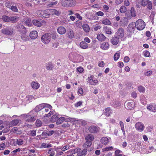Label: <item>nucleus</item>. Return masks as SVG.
I'll return each mask as SVG.
<instances>
[{"label":"nucleus","instance_id":"obj_15","mask_svg":"<svg viewBox=\"0 0 156 156\" xmlns=\"http://www.w3.org/2000/svg\"><path fill=\"white\" fill-rule=\"evenodd\" d=\"M32 88L35 90L38 89L40 86V84L37 82L35 81H33L31 84Z\"/></svg>","mask_w":156,"mask_h":156},{"label":"nucleus","instance_id":"obj_11","mask_svg":"<svg viewBox=\"0 0 156 156\" xmlns=\"http://www.w3.org/2000/svg\"><path fill=\"white\" fill-rule=\"evenodd\" d=\"M84 137L86 140L92 142L94 139V136L91 134H87Z\"/></svg>","mask_w":156,"mask_h":156},{"label":"nucleus","instance_id":"obj_21","mask_svg":"<svg viewBox=\"0 0 156 156\" xmlns=\"http://www.w3.org/2000/svg\"><path fill=\"white\" fill-rule=\"evenodd\" d=\"M100 141L104 145H107L109 142L108 139L105 137H103L100 140Z\"/></svg>","mask_w":156,"mask_h":156},{"label":"nucleus","instance_id":"obj_48","mask_svg":"<svg viewBox=\"0 0 156 156\" xmlns=\"http://www.w3.org/2000/svg\"><path fill=\"white\" fill-rule=\"evenodd\" d=\"M126 17L125 19H130L132 18V16L129 12H126L125 14Z\"/></svg>","mask_w":156,"mask_h":156},{"label":"nucleus","instance_id":"obj_25","mask_svg":"<svg viewBox=\"0 0 156 156\" xmlns=\"http://www.w3.org/2000/svg\"><path fill=\"white\" fill-rule=\"evenodd\" d=\"M80 46L81 48L86 49L88 47V45L85 41H82L80 43Z\"/></svg>","mask_w":156,"mask_h":156},{"label":"nucleus","instance_id":"obj_12","mask_svg":"<svg viewBox=\"0 0 156 156\" xmlns=\"http://www.w3.org/2000/svg\"><path fill=\"white\" fill-rule=\"evenodd\" d=\"M38 36V33L37 31H32L30 33V36L32 39H35L37 38Z\"/></svg>","mask_w":156,"mask_h":156},{"label":"nucleus","instance_id":"obj_29","mask_svg":"<svg viewBox=\"0 0 156 156\" xmlns=\"http://www.w3.org/2000/svg\"><path fill=\"white\" fill-rule=\"evenodd\" d=\"M66 119L65 117H60L57 119L56 122L57 125L61 124L62 123L63 121H65Z\"/></svg>","mask_w":156,"mask_h":156},{"label":"nucleus","instance_id":"obj_57","mask_svg":"<svg viewBox=\"0 0 156 156\" xmlns=\"http://www.w3.org/2000/svg\"><path fill=\"white\" fill-rule=\"evenodd\" d=\"M152 73H153V72L152 71L149 70V71H148L147 72H145L144 73V75L145 76H150L152 74Z\"/></svg>","mask_w":156,"mask_h":156},{"label":"nucleus","instance_id":"obj_52","mask_svg":"<svg viewBox=\"0 0 156 156\" xmlns=\"http://www.w3.org/2000/svg\"><path fill=\"white\" fill-rule=\"evenodd\" d=\"M46 68L48 70H51L53 68V66L51 64H48L46 66Z\"/></svg>","mask_w":156,"mask_h":156},{"label":"nucleus","instance_id":"obj_41","mask_svg":"<svg viewBox=\"0 0 156 156\" xmlns=\"http://www.w3.org/2000/svg\"><path fill=\"white\" fill-rule=\"evenodd\" d=\"M104 30H105V33L108 34H110L112 33L111 31V29L108 28L107 27L104 28Z\"/></svg>","mask_w":156,"mask_h":156},{"label":"nucleus","instance_id":"obj_30","mask_svg":"<svg viewBox=\"0 0 156 156\" xmlns=\"http://www.w3.org/2000/svg\"><path fill=\"white\" fill-rule=\"evenodd\" d=\"M83 30L86 32H88L90 30L89 26L86 24H84L83 25Z\"/></svg>","mask_w":156,"mask_h":156},{"label":"nucleus","instance_id":"obj_43","mask_svg":"<svg viewBox=\"0 0 156 156\" xmlns=\"http://www.w3.org/2000/svg\"><path fill=\"white\" fill-rule=\"evenodd\" d=\"M122 151L119 150H117L115 151V156H122Z\"/></svg>","mask_w":156,"mask_h":156},{"label":"nucleus","instance_id":"obj_3","mask_svg":"<svg viewBox=\"0 0 156 156\" xmlns=\"http://www.w3.org/2000/svg\"><path fill=\"white\" fill-rule=\"evenodd\" d=\"M51 36L50 34L47 33L41 37V40L44 43L48 44L50 41Z\"/></svg>","mask_w":156,"mask_h":156},{"label":"nucleus","instance_id":"obj_2","mask_svg":"<svg viewBox=\"0 0 156 156\" xmlns=\"http://www.w3.org/2000/svg\"><path fill=\"white\" fill-rule=\"evenodd\" d=\"M76 2L74 0H67L63 2L62 5L65 7H71L75 6Z\"/></svg>","mask_w":156,"mask_h":156},{"label":"nucleus","instance_id":"obj_62","mask_svg":"<svg viewBox=\"0 0 156 156\" xmlns=\"http://www.w3.org/2000/svg\"><path fill=\"white\" fill-rule=\"evenodd\" d=\"M113 149V147H106L104 149V151H108L112 150Z\"/></svg>","mask_w":156,"mask_h":156},{"label":"nucleus","instance_id":"obj_34","mask_svg":"<svg viewBox=\"0 0 156 156\" xmlns=\"http://www.w3.org/2000/svg\"><path fill=\"white\" fill-rule=\"evenodd\" d=\"M51 144H49L46 143H43L41 144V145L40 146V148H48L51 147Z\"/></svg>","mask_w":156,"mask_h":156},{"label":"nucleus","instance_id":"obj_50","mask_svg":"<svg viewBox=\"0 0 156 156\" xmlns=\"http://www.w3.org/2000/svg\"><path fill=\"white\" fill-rule=\"evenodd\" d=\"M150 1L149 0H142V5L143 6H145L146 5H147V4H148V2H149Z\"/></svg>","mask_w":156,"mask_h":156},{"label":"nucleus","instance_id":"obj_61","mask_svg":"<svg viewBox=\"0 0 156 156\" xmlns=\"http://www.w3.org/2000/svg\"><path fill=\"white\" fill-rule=\"evenodd\" d=\"M44 108H47L51 109L52 108V107L50 105L48 104H44Z\"/></svg>","mask_w":156,"mask_h":156},{"label":"nucleus","instance_id":"obj_36","mask_svg":"<svg viewBox=\"0 0 156 156\" xmlns=\"http://www.w3.org/2000/svg\"><path fill=\"white\" fill-rule=\"evenodd\" d=\"M130 12L132 17H135L136 16V11L133 7H132L131 8Z\"/></svg>","mask_w":156,"mask_h":156},{"label":"nucleus","instance_id":"obj_4","mask_svg":"<svg viewBox=\"0 0 156 156\" xmlns=\"http://www.w3.org/2000/svg\"><path fill=\"white\" fill-rule=\"evenodd\" d=\"M21 120L20 119H14L12 121L9 123V127L7 129V130L5 131V130H3L2 132L4 133H6L10 130V127L16 126L18 124L19 122L20 123Z\"/></svg>","mask_w":156,"mask_h":156},{"label":"nucleus","instance_id":"obj_1","mask_svg":"<svg viewBox=\"0 0 156 156\" xmlns=\"http://www.w3.org/2000/svg\"><path fill=\"white\" fill-rule=\"evenodd\" d=\"M145 23L141 19L137 20L136 22V27L139 30H143L145 28Z\"/></svg>","mask_w":156,"mask_h":156},{"label":"nucleus","instance_id":"obj_18","mask_svg":"<svg viewBox=\"0 0 156 156\" xmlns=\"http://www.w3.org/2000/svg\"><path fill=\"white\" fill-rule=\"evenodd\" d=\"M19 17L16 16H14L9 17V22L13 23H16L19 20Z\"/></svg>","mask_w":156,"mask_h":156},{"label":"nucleus","instance_id":"obj_42","mask_svg":"<svg viewBox=\"0 0 156 156\" xmlns=\"http://www.w3.org/2000/svg\"><path fill=\"white\" fill-rule=\"evenodd\" d=\"M44 12L41 10H39L37 12V14L38 16L44 17Z\"/></svg>","mask_w":156,"mask_h":156},{"label":"nucleus","instance_id":"obj_54","mask_svg":"<svg viewBox=\"0 0 156 156\" xmlns=\"http://www.w3.org/2000/svg\"><path fill=\"white\" fill-rule=\"evenodd\" d=\"M138 90L140 92H143L144 91L145 89L142 86H139L138 87Z\"/></svg>","mask_w":156,"mask_h":156},{"label":"nucleus","instance_id":"obj_33","mask_svg":"<svg viewBox=\"0 0 156 156\" xmlns=\"http://www.w3.org/2000/svg\"><path fill=\"white\" fill-rule=\"evenodd\" d=\"M2 19L3 21L6 22H9V17L6 15L3 16L2 17Z\"/></svg>","mask_w":156,"mask_h":156},{"label":"nucleus","instance_id":"obj_64","mask_svg":"<svg viewBox=\"0 0 156 156\" xmlns=\"http://www.w3.org/2000/svg\"><path fill=\"white\" fill-rule=\"evenodd\" d=\"M41 135L44 137V138H46L48 136V133L45 132H43L41 134Z\"/></svg>","mask_w":156,"mask_h":156},{"label":"nucleus","instance_id":"obj_37","mask_svg":"<svg viewBox=\"0 0 156 156\" xmlns=\"http://www.w3.org/2000/svg\"><path fill=\"white\" fill-rule=\"evenodd\" d=\"M119 11L121 13H124L126 11V8L124 6H122L119 9Z\"/></svg>","mask_w":156,"mask_h":156},{"label":"nucleus","instance_id":"obj_47","mask_svg":"<svg viewBox=\"0 0 156 156\" xmlns=\"http://www.w3.org/2000/svg\"><path fill=\"white\" fill-rule=\"evenodd\" d=\"M142 5V0H137L136 1V6L137 8H140Z\"/></svg>","mask_w":156,"mask_h":156},{"label":"nucleus","instance_id":"obj_28","mask_svg":"<svg viewBox=\"0 0 156 156\" xmlns=\"http://www.w3.org/2000/svg\"><path fill=\"white\" fill-rule=\"evenodd\" d=\"M147 108L152 112H155L156 110V105L153 107L151 105H149L147 107Z\"/></svg>","mask_w":156,"mask_h":156},{"label":"nucleus","instance_id":"obj_55","mask_svg":"<svg viewBox=\"0 0 156 156\" xmlns=\"http://www.w3.org/2000/svg\"><path fill=\"white\" fill-rule=\"evenodd\" d=\"M5 5L7 7L10 9L11 6L12 5V2H8L5 3Z\"/></svg>","mask_w":156,"mask_h":156},{"label":"nucleus","instance_id":"obj_13","mask_svg":"<svg viewBox=\"0 0 156 156\" xmlns=\"http://www.w3.org/2000/svg\"><path fill=\"white\" fill-rule=\"evenodd\" d=\"M88 82L91 85H95L98 83V81L97 80H93V77L92 76H90V77H88Z\"/></svg>","mask_w":156,"mask_h":156},{"label":"nucleus","instance_id":"obj_35","mask_svg":"<svg viewBox=\"0 0 156 156\" xmlns=\"http://www.w3.org/2000/svg\"><path fill=\"white\" fill-rule=\"evenodd\" d=\"M102 22L103 24L105 25H110L111 24L110 21L107 19H106L103 20L102 21Z\"/></svg>","mask_w":156,"mask_h":156},{"label":"nucleus","instance_id":"obj_45","mask_svg":"<svg viewBox=\"0 0 156 156\" xmlns=\"http://www.w3.org/2000/svg\"><path fill=\"white\" fill-rule=\"evenodd\" d=\"M120 55V53H116L115 54L114 56V59L115 61H117L119 58Z\"/></svg>","mask_w":156,"mask_h":156},{"label":"nucleus","instance_id":"obj_31","mask_svg":"<svg viewBox=\"0 0 156 156\" xmlns=\"http://www.w3.org/2000/svg\"><path fill=\"white\" fill-rule=\"evenodd\" d=\"M23 34L21 36V38L23 41H27L29 40L28 36H27L25 33H23Z\"/></svg>","mask_w":156,"mask_h":156},{"label":"nucleus","instance_id":"obj_38","mask_svg":"<svg viewBox=\"0 0 156 156\" xmlns=\"http://www.w3.org/2000/svg\"><path fill=\"white\" fill-rule=\"evenodd\" d=\"M58 116L56 115H54L51 118V121L52 122H54L56 120L57 121L58 118Z\"/></svg>","mask_w":156,"mask_h":156},{"label":"nucleus","instance_id":"obj_58","mask_svg":"<svg viewBox=\"0 0 156 156\" xmlns=\"http://www.w3.org/2000/svg\"><path fill=\"white\" fill-rule=\"evenodd\" d=\"M26 23L27 25L28 26H30L31 25V23L30 20L29 19H27L26 21Z\"/></svg>","mask_w":156,"mask_h":156},{"label":"nucleus","instance_id":"obj_23","mask_svg":"<svg viewBox=\"0 0 156 156\" xmlns=\"http://www.w3.org/2000/svg\"><path fill=\"white\" fill-rule=\"evenodd\" d=\"M44 108V104H40L37 106L34 110L36 112H38Z\"/></svg>","mask_w":156,"mask_h":156},{"label":"nucleus","instance_id":"obj_8","mask_svg":"<svg viewBox=\"0 0 156 156\" xmlns=\"http://www.w3.org/2000/svg\"><path fill=\"white\" fill-rule=\"evenodd\" d=\"M124 34V32L123 29L120 28L118 29L116 35L120 38L123 37Z\"/></svg>","mask_w":156,"mask_h":156},{"label":"nucleus","instance_id":"obj_7","mask_svg":"<svg viewBox=\"0 0 156 156\" xmlns=\"http://www.w3.org/2000/svg\"><path fill=\"white\" fill-rule=\"evenodd\" d=\"M2 32L6 35H11L13 33V29L12 28H7L2 29Z\"/></svg>","mask_w":156,"mask_h":156},{"label":"nucleus","instance_id":"obj_24","mask_svg":"<svg viewBox=\"0 0 156 156\" xmlns=\"http://www.w3.org/2000/svg\"><path fill=\"white\" fill-rule=\"evenodd\" d=\"M97 37L98 40L101 41H104L106 38V37L102 34H98Z\"/></svg>","mask_w":156,"mask_h":156},{"label":"nucleus","instance_id":"obj_17","mask_svg":"<svg viewBox=\"0 0 156 156\" xmlns=\"http://www.w3.org/2000/svg\"><path fill=\"white\" fill-rule=\"evenodd\" d=\"M58 33L60 34H63L66 32V28L63 27L61 26L57 29Z\"/></svg>","mask_w":156,"mask_h":156},{"label":"nucleus","instance_id":"obj_39","mask_svg":"<svg viewBox=\"0 0 156 156\" xmlns=\"http://www.w3.org/2000/svg\"><path fill=\"white\" fill-rule=\"evenodd\" d=\"M80 150L81 149L80 148L78 147L73 150H72L71 151V152L73 154H74L76 153H79Z\"/></svg>","mask_w":156,"mask_h":156},{"label":"nucleus","instance_id":"obj_22","mask_svg":"<svg viewBox=\"0 0 156 156\" xmlns=\"http://www.w3.org/2000/svg\"><path fill=\"white\" fill-rule=\"evenodd\" d=\"M32 22L34 25L38 27H41L42 25L41 20H33Z\"/></svg>","mask_w":156,"mask_h":156},{"label":"nucleus","instance_id":"obj_27","mask_svg":"<svg viewBox=\"0 0 156 156\" xmlns=\"http://www.w3.org/2000/svg\"><path fill=\"white\" fill-rule=\"evenodd\" d=\"M87 151V150L86 149H84L82 151H80V152L78 153L77 155L78 156H82L83 155H85Z\"/></svg>","mask_w":156,"mask_h":156},{"label":"nucleus","instance_id":"obj_44","mask_svg":"<svg viewBox=\"0 0 156 156\" xmlns=\"http://www.w3.org/2000/svg\"><path fill=\"white\" fill-rule=\"evenodd\" d=\"M134 27H133V25L132 24H130L127 28V30H129L130 32H132L134 30Z\"/></svg>","mask_w":156,"mask_h":156},{"label":"nucleus","instance_id":"obj_53","mask_svg":"<svg viewBox=\"0 0 156 156\" xmlns=\"http://www.w3.org/2000/svg\"><path fill=\"white\" fill-rule=\"evenodd\" d=\"M147 5V8L149 10H151L152 9V4L151 2L150 1L148 2V4Z\"/></svg>","mask_w":156,"mask_h":156},{"label":"nucleus","instance_id":"obj_16","mask_svg":"<svg viewBox=\"0 0 156 156\" xmlns=\"http://www.w3.org/2000/svg\"><path fill=\"white\" fill-rule=\"evenodd\" d=\"M109 46V45L108 43L104 42L101 44L100 47L102 49L104 50H107L108 49Z\"/></svg>","mask_w":156,"mask_h":156},{"label":"nucleus","instance_id":"obj_60","mask_svg":"<svg viewBox=\"0 0 156 156\" xmlns=\"http://www.w3.org/2000/svg\"><path fill=\"white\" fill-rule=\"evenodd\" d=\"M144 54L145 56L146 57H148L150 55V53L148 51H146L144 52Z\"/></svg>","mask_w":156,"mask_h":156},{"label":"nucleus","instance_id":"obj_46","mask_svg":"<svg viewBox=\"0 0 156 156\" xmlns=\"http://www.w3.org/2000/svg\"><path fill=\"white\" fill-rule=\"evenodd\" d=\"M10 9L12 11L15 12H17L18 11L17 8L15 6H13L12 5Z\"/></svg>","mask_w":156,"mask_h":156},{"label":"nucleus","instance_id":"obj_5","mask_svg":"<svg viewBox=\"0 0 156 156\" xmlns=\"http://www.w3.org/2000/svg\"><path fill=\"white\" fill-rule=\"evenodd\" d=\"M88 129L90 133H96L99 132V128L97 126H91L89 127Z\"/></svg>","mask_w":156,"mask_h":156},{"label":"nucleus","instance_id":"obj_49","mask_svg":"<svg viewBox=\"0 0 156 156\" xmlns=\"http://www.w3.org/2000/svg\"><path fill=\"white\" fill-rule=\"evenodd\" d=\"M42 125V122L41 120L37 119L36 121V125L37 127H39L41 126Z\"/></svg>","mask_w":156,"mask_h":156},{"label":"nucleus","instance_id":"obj_9","mask_svg":"<svg viewBox=\"0 0 156 156\" xmlns=\"http://www.w3.org/2000/svg\"><path fill=\"white\" fill-rule=\"evenodd\" d=\"M120 38L116 35L112 37L111 40L112 43L114 45H117L119 41V39Z\"/></svg>","mask_w":156,"mask_h":156},{"label":"nucleus","instance_id":"obj_26","mask_svg":"<svg viewBox=\"0 0 156 156\" xmlns=\"http://www.w3.org/2000/svg\"><path fill=\"white\" fill-rule=\"evenodd\" d=\"M92 142L86 140V142L83 144V146L86 148H87L91 146Z\"/></svg>","mask_w":156,"mask_h":156},{"label":"nucleus","instance_id":"obj_40","mask_svg":"<svg viewBox=\"0 0 156 156\" xmlns=\"http://www.w3.org/2000/svg\"><path fill=\"white\" fill-rule=\"evenodd\" d=\"M16 144L19 145H22L23 143V140L21 139H16Z\"/></svg>","mask_w":156,"mask_h":156},{"label":"nucleus","instance_id":"obj_19","mask_svg":"<svg viewBox=\"0 0 156 156\" xmlns=\"http://www.w3.org/2000/svg\"><path fill=\"white\" fill-rule=\"evenodd\" d=\"M17 28L19 31L23 33H26V29L25 27L21 25H19L17 26Z\"/></svg>","mask_w":156,"mask_h":156},{"label":"nucleus","instance_id":"obj_10","mask_svg":"<svg viewBox=\"0 0 156 156\" xmlns=\"http://www.w3.org/2000/svg\"><path fill=\"white\" fill-rule=\"evenodd\" d=\"M49 15H55L57 16H59L61 13V12L55 9H50L49 10Z\"/></svg>","mask_w":156,"mask_h":156},{"label":"nucleus","instance_id":"obj_6","mask_svg":"<svg viewBox=\"0 0 156 156\" xmlns=\"http://www.w3.org/2000/svg\"><path fill=\"white\" fill-rule=\"evenodd\" d=\"M134 102L133 101L129 102L126 101L125 103V106L127 109L131 110L135 106Z\"/></svg>","mask_w":156,"mask_h":156},{"label":"nucleus","instance_id":"obj_14","mask_svg":"<svg viewBox=\"0 0 156 156\" xmlns=\"http://www.w3.org/2000/svg\"><path fill=\"white\" fill-rule=\"evenodd\" d=\"M135 126L136 129L140 131H142L144 129V125L143 124L140 122H138L136 124Z\"/></svg>","mask_w":156,"mask_h":156},{"label":"nucleus","instance_id":"obj_63","mask_svg":"<svg viewBox=\"0 0 156 156\" xmlns=\"http://www.w3.org/2000/svg\"><path fill=\"white\" fill-rule=\"evenodd\" d=\"M20 151V149L19 148L17 149H16V150H15L14 151H12V154H13V155H15L16 153L17 152H19V151Z\"/></svg>","mask_w":156,"mask_h":156},{"label":"nucleus","instance_id":"obj_59","mask_svg":"<svg viewBox=\"0 0 156 156\" xmlns=\"http://www.w3.org/2000/svg\"><path fill=\"white\" fill-rule=\"evenodd\" d=\"M69 147V145H66L63 147L62 149V151H65L68 150Z\"/></svg>","mask_w":156,"mask_h":156},{"label":"nucleus","instance_id":"obj_32","mask_svg":"<svg viewBox=\"0 0 156 156\" xmlns=\"http://www.w3.org/2000/svg\"><path fill=\"white\" fill-rule=\"evenodd\" d=\"M36 130H32L28 132V134L32 136H34L36 135Z\"/></svg>","mask_w":156,"mask_h":156},{"label":"nucleus","instance_id":"obj_20","mask_svg":"<svg viewBox=\"0 0 156 156\" xmlns=\"http://www.w3.org/2000/svg\"><path fill=\"white\" fill-rule=\"evenodd\" d=\"M67 35L69 38L70 39L73 38L74 36V34L73 30H68L67 31Z\"/></svg>","mask_w":156,"mask_h":156},{"label":"nucleus","instance_id":"obj_51","mask_svg":"<svg viewBox=\"0 0 156 156\" xmlns=\"http://www.w3.org/2000/svg\"><path fill=\"white\" fill-rule=\"evenodd\" d=\"M58 3V2L56 1L55 2H50L49 4L47 5V6L49 7H50L52 6H54V5H56Z\"/></svg>","mask_w":156,"mask_h":156},{"label":"nucleus","instance_id":"obj_56","mask_svg":"<svg viewBox=\"0 0 156 156\" xmlns=\"http://www.w3.org/2000/svg\"><path fill=\"white\" fill-rule=\"evenodd\" d=\"M36 119L35 117L34 116L30 117V119H27L26 121L27 122L34 121Z\"/></svg>","mask_w":156,"mask_h":156}]
</instances>
